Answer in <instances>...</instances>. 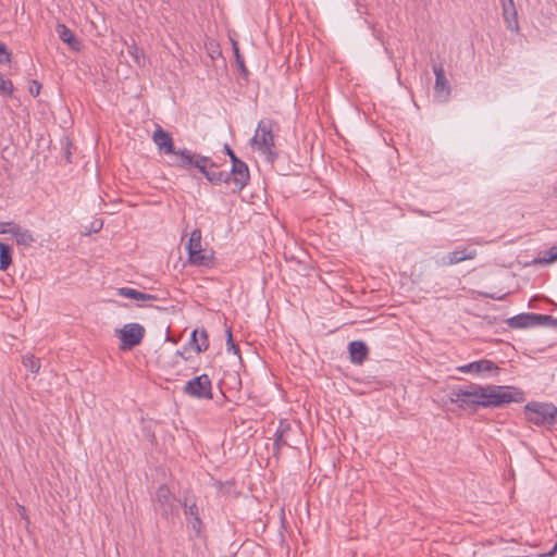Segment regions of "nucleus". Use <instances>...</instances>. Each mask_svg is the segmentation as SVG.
<instances>
[{"mask_svg": "<svg viewBox=\"0 0 557 557\" xmlns=\"http://www.w3.org/2000/svg\"><path fill=\"white\" fill-rule=\"evenodd\" d=\"M448 398L459 409L473 412L479 408H503L511 403L520 404L525 400L524 393L518 387L475 383L466 386H454Z\"/></svg>", "mask_w": 557, "mask_h": 557, "instance_id": "obj_1", "label": "nucleus"}, {"mask_svg": "<svg viewBox=\"0 0 557 557\" xmlns=\"http://www.w3.org/2000/svg\"><path fill=\"white\" fill-rule=\"evenodd\" d=\"M174 164L175 168L183 170L197 169L213 185L221 183L232 185L230 173L218 171V164L210 157L194 153L187 148H183Z\"/></svg>", "mask_w": 557, "mask_h": 557, "instance_id": "obj_2", "label": "nucleus"}, {"mask_svg": "<svg viewBox=\"0 0 557 557\" xmlns=\"http://www.w3.org/2000/svg\"><path fill=\"white\" fill-rule=\"evenodd\" d=\"M176 496L166 484H160L151 497L153 510L166 522H173L178 516Z\"/></svg>", "mask_w": 557, "mask_h": 557, "instance_id": "obj_3", "label": "nucleus"}, {"mask_svg": "<svg viewBox=\"0 0 557 557\" xmlns=\"http://www.w3.org/2000/svg\"><path fill=\"white\" fill-rule=\"evenodd\" d=\"M273 124L272 120H261L251 139L252 144L257 146V149L263 153L270 162H274L278 157L275 150Z\"/></svg>", "mask_w": 557, "mask_h": 557, "instance_id": "obj_4", "label": "nucleus"}, {"mask_svg": "<svg viewBox=\"0 0 557 557\" xmlns=\"http://www.w3.org/2000/svg\"><path fill=\"white\" fill-rule=\"evenodd\" d=\"M202 233L195 228L187 243L188 261L193 265L211 268L214 264L212 250L203 249L201 246Z\"/></svg>", "mask_w": 557, "mask_h": 557, "instance_id": "obj_5", "label": "nucleus"}, {"mask_svg": "<svg viewBox=\"0 0 557 557\" xmlns=\"http://www.w3.org/2000/svg\"><path fill=\"white\" fill-rule=\"evenodd\" d=\"M299 442V430L293 428L287 419H281L274 433L273 457L278 459L283 447L297 448Z\"/></svg>", "mask_w": 557, "mask_h": 557, "instance_id": "obj_6", "label": "nucleus"}, {"mask_svg": "<svg viewBox=\"0 0 557 557\" xmlns=\"http://www.w3.org/2000/svg\"><path fill=\"white\" fill-rule=\"evenodd\" d=\"M524 412L527 420L533 424H557V407L553 404L531 401L525 405Z\"/></svg>", "mask_w": 557, "mask_h": 557, "instance_id": "obj_7", "label": "nucleus"}, {"mask_svg": "<svg viewBox=\"0 0 557 557\" xmlns=\"http://www.w3.org/2000/svg\"><path fill=\"white\" fill-rule=\"evenodd\" d=\"M181 505L187 525L191 528L196 537H203L205 523L201 519L196 495L186 493L181 500Z\"/></svg>", "mask_w": 557, "mask_h": 557, "instance_id": "obj_8", "label": "nucleus"}, {"mask_svg": "<svg viewBox=\"0 0 557 557\" xmlns=\"http://www.w3.org/2000/svg\"><path fill=\"white\" fill-rule=\"evenodd\" d=\"M510 329L521 330L536 325H557V320L548 314L540 313H519L506 320Z\"/></svg>", "mask_w": 557, "mask_h": 557, "instance_id": "obj_9", "label": "nucleus"}, {"mask_svg": "<svg viewBox=\"0 0 557 557\" xmlns=\"http://www.w3.org/2000/svg\"><path fill=\"white\" fill-rule=\"evenodd\" d=\"M183 393L191 398L211 400L212 381L206 373L195 376L185 383Z\"/></svg>", "mask_w": 557, "mask_h": 557, "instance_id": "obj_10", "label": "nucleus"}, {"mask_svg": "<svg viewBox=\"0 0 557 557\" xmlns=\"http://www.w3.org/2000/svg\"><path fill=\"white\" fill-rule=\"evenodd\" d=\"M230 160L232 168L230 172V178H232V191L239 194L250 181V172L247 163L239 159L235 152L230 153Z\"/></svg>", "mask_w": 557, "mask_h": 557, "instance_id": "obj_11", "label": "nucleus"}, {"mask_svg": "<svg viewBox=\"0 0 557 557\" xmlns=\"http://www.w3.org/2000/svg\"><path fill=\"white\" fill-rule=\"evenodd\" d=\"M116 335L121 342L120 349L128 350L138 346L143 342L146 335V330L139 323H127L116 331Z\"/></svg>", "mask_w": 557, "mask_h": 557, "instance_id": "obj_12", "label": "nucleus"}, {"mask_svg": "<svg viewBox=\"0 0 557 557\" xmlns=\"http://www.w3.org/2000/svg\"><path fill=\"white\" fill-rule=\"evenodd\" d=\"M152 140L161 153L171 156L169 165L175 168L174 162L183 149H175L171 134L168 131H164L161 126L157 125V128L152 135Z\"/></svg>", "mask_w": 557, "mask_h": 557, "instance_id": "obj_13", "label": "nucleus"}, {"mask_svg": "<svg viewBox=\"0 0 557 557\" xmlns=\"http://www.w3.org/2000/svg\"><path fill=\"white\" fill-rule=\"evenodd\" d=\"M476 255L478 252L475 249L457 247L446 256H443L441 259L436 260V263L440 267L455 265L462 261L473 260Z\"/></svg>", "mask_w": 557, "mask_h": 557, "instance_id": "obj_14", "label": "nucleus"}, {"mask_svg": "<svg viewBox=\"0 0 557 557\" xmlns=\"http://www.w3.org/2000/svg\"><path fill=\"white\" fill-rule=\"evenodd\" d=\"M433 72L435 75V96L446 100L450 95V85L446 78L444 66L442 64H435L433 65Z\"/></svg>", "mask_w": 557, "mask_h": 557, "instance_id": "obj_15", "label": "nucleus"}, {"mask_svg": "<svg viewBox=\"0 0 557 557\" xmlns=\"http://www.w3.org/2000/svg\"><path fill=\"white\" fill-rule=\"evenodd\" d=\"M461 373L479 374L482 372H498L499 367L492 360L481 359L457 368Z\"/></svg>", "mask_w": 557, "mask_h": 557, "instance_id": "obj_16", "label": "nucleus"}, {"mask_svg": "<svg viewBox=\"0 0 557 557\" xmlns=\"http://www.w3.org/2000/svg\"><path fill=\"white\" fill-rule=\"evenodd\" d=\"M502 13L507 28L511 32L519 30L518 12L513 0H500Z\"/></svg>", "mask_w": 557, "mask_h": 557, "instance_id": "obj_17", "label": "nucleus"}, {"mask_svg": "<svg viewBox=\"0 0 557 557\" xmlns=\"http://www.w3.org/2000/svg\"><path fill=\"white\" fill-rule=\"evenodd\" d=\"M190 347L198 354L205 352L209 348V336L206 329L194 330L189 338Z\"/></svg>", "mask_w": 557, "mask_h": 557, "instance_id": "obj_18", "label": "nucleus"}, {"mask_svg": "<svg viewBox=\"0 0 557 557\" xmlns=\"http://www.w3.org/2000/svg\"><path fill=\"white\" fill-rule=\"evenodd\" d=\"M55 30L59 35L60 40L63 41L64 44H67L72 50H74V51L81 50V48H82L81 41L75 37L73 32L65 24L58 23Z\"/></svg>", "mask_w": 557, "mask_h": 557, "instance_id": "obj_19", "label": "nucleus"}, {"mask_svg": "<svg viewBox=\"0 0 557 557\" xmlns=\"http://www.w3.org/2000/svg\"><path fill=\"white\" fill-rule=\"evenodd\" d=\"M350 360L354 363L361 364L368 357V346L361 341L350 342L348 345Z\"/></svg>", "mask_w": 557, "mask_h": 557, "instance_id": "obj_20", "label": "nucleus"}, {"mask_svg": "<svg viewBox=\"0 0 557 557\" xmlns=\"http://www.w3.org/2000/svg\"><path fill=\"white\" fill-rule=\"evenodd\" d=\"M116 293H117L119 296H122V297H125V298H131V299H134V300H137V301H153V300H157V296L156 295L143 293V292H139V290L131 288V287H120V288H117Z\"/></svg>", "mask_w": 557, "mask_h": 557, "instance_id": "obj_21", "label": "nucleus"}, {"mask_svg": "<svg viewBox=\"0 0 557 557\" xmlns=\"http://www.w3.org/2000/svg\"><path fill=\"white\" fill-rule=\"evenodd\" d=\"M10 234L15 238L16 244L20 246L29 247L35 242L32 232L27 228L21 227L18 224L10 230Z\"/></svg>", "mask_w": 557, "mask_h": 557, "instance_id": "obj_22", "label": "nucleus"}, {"mask_svg": "<svg viewBox=\"0 0 557 557\" xmlns=\"http://www.w3.org/2000/svg\"><path fill=\"white\" fill-rule=\"evenodd\" d=\"M13 249L0 240V270L5 271L12 263Z\"/></svg>", "mask_w": 557, "mask_h": 557, "instance_id": "obj_23", "label": "nucleus"}, {"mask_svg": "<svg viewBox=\"0 0 557 557\" xmlns=\"http://www.w3.org/2000/svg\"><path fill=\"white\" fill-rule=\"evenodd\" d=\"M23 366L32 373L37 374L40 370V359L33 354H27L22 359Z\"/></svg>", "mask_w": 557, "mask_h": 557, "instance_id": "obj_24", "label": "nucleus"}, {"mask_svg": "<svg viewBox=\"0 0 557 557\" xmlns=\"http://www.w3.org/2000/svg\"><path fill=\"white\" fill-rule=\"evenodd\" d=\"M233 46V52H234V57H235V62L238 66V70L240 71V74L244 76V77H247L249 72L245 65V61H244V58L242 57L240 52H239V47H238V42L237 41H233L232 44Z\"/></svg>", "mask_w": 557, "mask_h": 557, "instance_id": "obj_25", "label": "nucleus"}, {"mask_svg": "<svg viewBox=\"0 0 557 557\" xmlns=\"http://www.w3.org/2000/svg\"><path fill=\"white\" fill-rule=\"evenodd\" d=\"M557 260V246L550 247L542 258H535L533 260L534 264H547Z\"/></svg>", "mask_w": 557, "mask_h": 557, "instance_id": "obj_26", "label": "nucleus"}, {"mask_svg": "<svg viewBox=\"0 0 557 557\" xmlns=\"http://www.w3.org/2000/svg\"><path fill=\"white\" fill-rule=\"evenodd\" d=\"M225 333H226V350L228 352L233 351L234 355H237L239 357L240 350H239V347L235 344V342L233 339L232 329L227 327Z\"/></svg>", "mask_w": 557, "mask_h": 557, "instance_id": "obj_27", "label": "nucleus"}, {"mask_svg": "<svg viewBox=\"0 0 557 557\" xmlns=\"http://www.w3.org/2000/svg\"><path fill=\"white\" fill-rule=\"evenodd\" d=\"M128 53L133 57L135 63L140 65V57H143V50L135 44V41L128 46Z\"/></svg>", "mask_w": 557, "mask_h": 557, "instance_id": "obj_28", "label": "nucleus"}, {"mask_svg": "<svg viewBox=\"0 0 557 557\" xmlns=\"http://www.w3.org/2000/svg\"><path fill=\"white\" fill-rule=\"evenodd\" d=\"M234 486H235V483L231 482V481L216 483L218 491L222 495H230L232 493V490L234 488Z\"/></svg>", "mask_w": 557, "mask_h": 557, "instance_id": "obj_29", "label": "nucleus"}, {"mask_svg": "<svg viewBox=\"0 0 557 557\" xmlns=\"http://www.w3.org/2000/svg\"><path fill=\"white\" fill-rule=\"evenodd\" d=\"M11 61V52L7 46L0 42V63H9Z\"/></svg>", "mask_w": 557, "mask_h": 557, "instance_id": "obj_30", "label": "nucleus"}, {"mask_svg": "<svg viewBox=\"0 0 557 557\" xmlns=\"http://www.w3.org/2000/svg\"><path fill=\"white\" fill-rule=\"evenodd\" d=\"M41 85L38 81H32L29 86V94L33 97H37L40 94Z\"/></svg>", "mask_w": 557, "mask_h": 557, "instance_id": "obj_31", "label": "nucleus"}, {"mask_svg": "<svg viewBox=\"0 0 557 557\" xmlns=\"http://www.w3.org/2000/svg\"><path fill=\"white\" fill-rule=\"evenodd\" d=\"M15 222H1L0 221V234H10V230H13V226H16Z\"/></svg>", "mask_w": 557, "mask_h": 557, "instance_id": "obj_32", "label": "nucleus"}, {"mask_svg": "<svg viewBox=\"0 0 557 557\" xmlns=\"http://www.w3.org/2000/svg\"><path fill=\"white\" fill-rule=\"evenodd\" d=\"M103 222L101 220H96L91 223L90 232H99L102 228Z\"/></svg>", "mask_w": 557, "mask_h": 557, "instance_id": "obj_33", "label": "nucleus"}, {"mask_svg": "<svg viewBox=\"0 0 557 557\" xmlns=\"http://www.w3.org/2000/svg\"><path fill=\"white\" fill-rule=\"evenodd\" d=\"M557 553V541H556V544L554 545V547L545 553V554H540L539 557H553L555 554Z\"/></svg>", "mask_w": 557, "mask_h": 557, "instance_id": "obj_34", "label": "nucleus"}, {"mask_svg": "<svg viewBox=\"0 0 557 557\" xmlns=\"http://www.w3.org/2000/svg\"><path fill=\"white\" fill-rule=\"evenodd\" d=\"M18 511H20V513H21V516H22L23 518H25L26 520H28V517L26 516V509H25V507H24V506H20Z\"/></svg>", "mask_w": 557, "mask_h": 557, "instance_id": "obj_35", "label": "nucleus"}, {"mask_svg": "<svg viewBox=\"0 0 557 557\" xmlns=\"http://www.w3.org/2000/svg\"><path fill=\"white\" fill-rule=\"evenodd\" d=\"M224 152L230 156L231 152H233V149L230 147V145L225 144L224 145Z\"/></svg>", "mask_w": 557, "mask_h": 557, "instance_id": "obj_36", "label": "nucleus"}, {"mask_svg": "<svg viewBox=\"0 0 557 557\" xmlns=\"http://www.w3.org/2000/svg\"><path fill=\"white\" fill-rule=\"evenodd\" d=\"M176 355H178V356L183 357L185 360H188V358H187V357H184L183 352H182V351H180V350H177V351H176Z\"/></svg>", "mask_w": 557, "mask_h": 557, "instance_id": "obj_37", "label": "nucleus"}, {"mask_svg": "<svg viewBox=\"0 0 557 557\" xmlns=\"http://www.w3.org/2000/svg\"><path fill=\"white\" fill-rule=\"evenodd\" d=\"M417 212H418L419 214H421V215H428L423 210H419V211H417Z\"/></svg>", "mask_w": 557, "mask_h": 557, "instance_id": "obj_38", "label": "nucleus"}]
</instances>
